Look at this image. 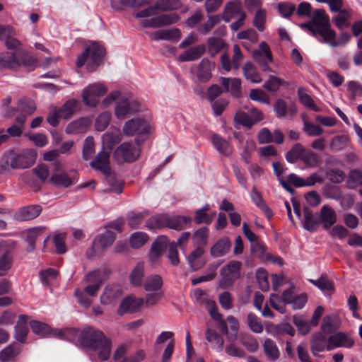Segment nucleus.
<instances>
[{"instance_id":"f257e3e1","label":"nucleus","mask_w":362,"mask_h":362,"mask_svg":"<svg viewBox=\"0 0 362 362\" xmlns=\"http://www.w3.org/2000/svg\"><path fill=\"white\" fill-rule=\"evenodd\" d=\"M300 27L310 30L319 41L334 47L344 45L351 39V35L348 33H342L339 40L336 39V33L330 27L329 18L323 9L316 10L312 19L302 24Z\"/></svg>"},{"instance_id":"f03ea898","label":"nucleus","mask_w":362,"mask_h":362,"mask_svg":"<svg viewBox=\"0 0 362 362\" xmlns=\"http://www.w3.org/2000/svg\"><path fill=\"white\" fill-rule=\"evenodd\" d=\"M74 330L73 329H71ZM76 332H69L68 334L73 333L76 335L78 334V342L88 350L95 353L101 361H107L111 354L112 341L107 338L103 332L93 327L84 328L80 333L76 329Z\"/></svg>"},{"instance_id":"7ed1b4c3","label":"nucleus","mask_w":362,"mask_h":362,"mask_svg":"<svg viewBox=\"0 0 362 362\" xmlns=\"http://www.w3.org/2000/svg\"><path fill=\"white\" fill-rule=\"evenodd\" d=\"M117 100L115 107V115L118 119L136 113L140 110V104L131 96H122L119 90L110 92L102 101V105L106 107L113 102Z\"/></svg>"},{"instance_id":"20e7f679","label":"nucleus","mask_w":362,"mask_h":362,"mask_svg":"<svg viewBox=\"0 0 362 362\" xmlns=\"http://www.w3.org/2000/svg\"><path fill=\"white\" fill-rule=\"evenodd\" d=\"M37 157V152L32 148L21 151L12 150L9 151L4 158V163L1 165L3 170L11 169H25L34 164Z\"/></svg>"},{"instance_id":"39448f33","label":"nucleus","mask_w":362,"mask_h":362,"mask_svg":"<svg viewBox=\"0 0 362 362\" xmlns=\"http://www.w3.org/2000/svg\"><path fill=\"white\" fill-rule=\"evenodd\" d=\"M105 54V50L102 45L91 42L78 57L76 66L80 68L86 65L89 71H93L100 64Z\"/></svg>"},{"instance_id":"423d86ee","label":"nucleus","mask_w":362,"mask_h":362,"mask_svg":"<svg viewBox=\"0 0 362 362\" xmlns=\"http://www.w3.org/2000/svg\"><path fill=\"white\" fill-rule=\"evenodd\" d=\"M110 274V270L107 267L90 272L83 279V282L86 284V286L81 291L90 297L96 296L101 285L107 279Z\"/></svg>"},{"instance_id":"0eeeda50","label":"nucleus","mask_w":362,"mask_h":362,"mask_svg":"<svg viewBox=\"0 0 362 362\" xmlns=\"http://www.w3.org/2000/svg\"><path fill=\"white\" fill-rule=\"evenodd\" d=\"M107 92V86L101 82H95L87 85L81 92L82 101L85 105L95 107L100 99Z\"/></svg>"},{"instance_id":"6e6552de","label":"nucleus","mask_w":362,"mask_h":362,"mask_svg":"<svg viewBox=\"0 0 362 362\" xmlns=\"http://www.w3.org/2000/svg\"><path fill=\"white\" fill-rule=\"evenodd\" d=\"M141 148L136 139L134 143L124 142L114 152V158L118 162L132 163L140 156Z\"/></svg>"},{"instance_id":"1a4fd4ad","label":"nucleus","mask_w":362,"mask_h":362,"mask_svg":"<svg viewBox=\"0 0 362 362\" xmlns=\"http://www.w3.org/2000/svg\"><path fill=\"white\" fill-rule=\"evenodd\" d=\"M150 119L144 117H136L127 120L123 127L124 134L128 136L134 135H147L151 130Z\"/></svg>"},{"instance_id":"9d476101","label":"nucleus","mask_w":362,"mask_h":362,"mask_svg":"<svg viewBox=\"0 0 362 362\" xmlns=\"http://www.w3.org/2000/svg\"><path fill=\"white\" fill-rule=\"evenodd\" d=\"M242 263L239 261H230L221 269V279L219 286L227 288L233 285V282L240 276Z\"/></svg>"},{"instance_id":"9b49d317","label":"nucleus","mask_w":362,"mask_h":362,"mask_svg":"<svg viewBox=\"0 0 362 362\" xmlns=\"http://www.w3.org/2000/svg\"><path fill=\"white\" fill-rule=\"evenodd\" d=\"M30 325L33 332L40 337H52L64 339L67 337L68 332L72 331L70 329H52L48 325L37 320L31 321ZM73 331L76 332L75 330Z\"/></svg>"},{"instance_id":"f8f14e48","label":"nucleus","mask_w":362,"mask_h":362,"mask_svg":"<svg viewBox=\"0 0 362 362\" xmlns=\"http://www.w3.org/2000/svg\"><path fill=\"white\" fill-rule=\"evenodd\" d=\"M252 57L263 71H272L268 63L273 62V57L269 46L265 42H262L259 48L253 51Z\"/></svg>"},{"instance_id":"ddd939ff","label":"nucleus","mask_w":362,"mask_h":362,"mask_svg":"<svg viewBox=\"0 0 362 362\" xmlns=\"http://www.w3.org/2000/svg\"><path fill=\"white\" fill-rule=\"evenodd\" d=\"M122 296V289L119 285H108L104 288L100 300L105 305H115Z\"/></svg>"},{"instance_id":"4468645a","label":"nucleus","mask_w":362,"mask_h":362,"mask_svg":"<svg viewBox=\"0 0 362 362\" xmlns=\"http://www.w3.org/2000/svg\"><path fill=\"white\" fill-rule=\"evenodd\" d=\"M180 19L177 13H172L156 16L151 19H146L141 21L144 27L157 28L163 25L175 23Z\"/></svg>"},{"instance_id":"2eb2a0df","label":"nucleus","mask_w":362,"mask_h":362,"mask_svg":"<svg viewBox=\"0 0 362 362\" xmlns=\"http://www.w3.org/2000/svg\"><path fill=\"white\" fill-rule=\"evenodd\" d=\"M115 234L110 230H105L95 237L93 243V250L98 254L110 247L115 240Z\"/></svg>"},{"instance_id":"dca6fc26","label":"nucleus","mask_w":362,"mask_h":362,"mask_svg":"<svg viewBox=\"0 0 362 362\" xmlns=\"http://www.w3.org/2000/svg\"><path fill=\"white\" fill-rule=\"evenodd\" d=\"M144 304V298H136L133 296H129L122 300L117 310V314L119 315H123L125 313H135Z\"/></svg>"},{"instance_id":"f3484780","label":"nucleus","mask_w":362,"mask_h":362,"mask_svg":"<svg viewBox=\"0 0 362 362\" xmlns=\"http://www.w3.org/2000/svg\"><path fill=\"white\" fill-rule=\"evenodd\" d=\"M354 343V340L348 334L339 332L328 337L327 351L338 347L351 348Z\"/></svg>"},{"instance_id":"a211bd4d","label":"nucleus","mask_w":362,"mask_h":362,"mask_svg":"<svg viewBox=\"0 0 362 362\" xmlns=\"http://www.w3.org/2000/svg\"><path fill=\"white\" fill-rule=\"evenodd\" d=\"M214 69V64L209 60L202 59L197 66L192 68V72L201 82H206L211 77V71Z\"/></svg>"},{"instance_id":"6ab92c4d","label":"nucleus","mask_w":362,"mask_h":362,"mask_svg":"<svg viewBox=\"0 0 362 362\" xmlns=\"http://www.w3.org/2000/svg\"><path fill=\"white\" fill-rule=\"evenodd\" d=\"M150 37L154 40H166L172 42H177L181 37L179 29L175 28L158 30L151 33Z\"/></svg>"},{"instance_id":"aec40b11","label":"nucleus","mask_w":362,"mask_h":362,"mask_svg":"<svg viewBox=\"0 0 362 362\" xmlns=\"http://www.w3.org/2000/svg\"><path fill=\"white\" fill-rule=\"evenodd\" d=\"M92 168L100 171L104 175L110 173V152L103 151L90 163Z\"/></svg>"},{"instance_id":"412c9836","label":"nucleus","mask_w":362,"mask_h":362,"mask_svg":"<svg viewBox=\"0 0 362 362\" xmlns=\"http://www.w3.org/2000/svg\"><path fill=\"white\" fill-rule=\"evenodd\" d=\"M328 337L324 332H319L312 336L310 341V349L314 356H317L318 353L327 350Z\"/></svg>"},{"instance_id":"4be33fe9","label":"nucleus","mask_w":362,"mask_h":362,"mask_svg":"<svg viewBox=\"0 0 362 362\" xmlns=\"http://www.w3.org/2000/svg\"><path fill=\"white\" fill-rule=\"evenodd\" d=\"M192 218L185 216H172L165 214V227L176 230H182L190 225Z\"/></svg>"},{"instance_id":"5701e85b","label":"nucleus","mask_w":362,"mask_h":362,"mask_svg":"<svg viewBox=\"0 0 362 362\" xmlns=\"http://www.w3.org/2000/svg\"><path fill=\"white\" fill-rule=\"evenodd\" d=\"M231 248L229 238L223 237L218 239L210 248V255L213 257H221L228 253Z\"/></svg>"},{"instance_id":"b1692460","label":"nucleus","mask_w":362,"mask_h":362,"mask_svg":"<svg viewBox=\"0 0 362 362\" xmlns=\"http://www.w3.org/2000/svg\"><path fill=\"white\" fill-rule=\"evenodd\" d=\"M168 239L165 236L158 238L152 244L148 254V260L151 264L156 262L162 252L167 248Z\"/></svg>"},{"instance_id":"393cba45","label":"nucleus","mask_w":362,"mask_h":362,"mask_svg":"<svg viewBox=\"0 0 362 362\" xmlns=\"http://www.w3.org/2000/svg\"><path fill=\"white\" fill-rule=\"evenodd\" d=\"M205 338L213 350L218 353L223 351L224 348V339L216 330L209 328L206 329Z\"/></svg>"},{"instance_id":"a878e982","label":"nucleus","mask_w":362,"mask_h":362,"mask_svg":"<svg viewBox=\"0 0 362 362\" xmlns=\"http://www.w3.org/2000/svg\"><path fill=\"white\" fill-rule=\"evenodd\" d=\"M42 208L39 205H31L21 209L15 214V218L19 221L34 219L40 215Z\"/></svg>"},{"instance_id":"bb28decb","label":"nucleus","mask_w":362,"mask_h":362,"mask_svg":"<svg viewBox=\"0 0 362 362\" xmlns=\"http://www.w3.org/2000/svg\"><path fill=\"white\" fill-rule=\"evenodd\" d=\"M122 140L120 131L117 128H111L102 136L103 146L110 152L116 144Z\"/></svg>"},{"instance_id":"cd10ccee","label":"nucleus","mask_w":362,"mask_h":362,"mask_svg":"<svg viewBox=\"0 0 362 362\" xmlns=\"http://www.w3.org/2000/svg\"><path fill=\"white\" fill-rule=\"evenodd\" d=\"M21 64V55L11 52L0 53V67L15 69Z\"/></svg>"},{"instance_id":"c85d7f7f","label":"nucleus","mask_w":362,"mask_h":362,"mask_svg":"<svg viewBox=\"0 0 362 362\" xmlns=\"http://www.w3.org/2000/svg\"><path fill=\"white\" fill-rule=\"evenodd\" d=\"M91 124L89 117H81L69 123L66 127V132L69 134H76L85 132Z\"/></svg>"},{"instance_id":"c756f323","label":"nucleus","mask_w":362,"mask_h":362,"mask_svg":"<svg viewBox=\"0 0 362 362\" xmlns=\"http://www.w3.org/2000/svg\"><path fill=\"white\" fill-rule=\"evenodd\" d=\"M319 218L325 229H329L337 222V214L335 211L327 205L322 206Z\"/></svg>"},{"instance_id":"7c9ffc66","label":"nucleus","mask_w":362,"mask_h":362,"mask_svg":"<svg viewBox=\"0 0 362 362\" xmlns=\"http://www.w3.org/2000/svg\"><path fill=\"white\" fill-rule=\"evenodd\" d=\"M241 14L245 13L243 12L240 4L235 1H230L225 6L223 18L226 22H229L233 18L240 17Z\"/></svg>"},{"instance_id":"2f4dec72","label":"nucleus","mask_w":362,"mask_h":362,"mask_svg":"<svg viewBox=\"0 0 362 362\" xmlns=\"http://www.w3.org/2000/svg\"><path fill=\"white\" fill-rule=\"evenodd\" d=\"M28 316L25 315H21L18 317L17 324L15 327L14 338L19 342L24 343L28 332V327L27 325Z\"/></svg>"},{"instance_id":"473e14b6","label":"nucleus","mask_w":362,"mask_h":362,"mask_svg":"<svg viewBox=\"0 0 362 362\" xmlns=\"http://www.w3.org/2000/svg\"><path fill=\"white\" fill-rule=\"evenodd\" d=\"M18 108L21 115L18 117L16 120L23 125L25 122V117L32 115L35 112L36 106L33 101L22 99L18 102Z\"/></svg>"},{"instance_id":"72a5a7b5","label":"nucleus","mask_w":362,"mask_h":362,"mask_svg":"<svg viewBox=\"0 0 362 362\" xmlns=\"http://www.w3.org/2000/svg\"><path fill=\"white\" fill-rule=\"evenodd\" d=\"M204 250L201 247H197L187 257L188 264L193 270L201 269L205 261L202 258Z\"/></svg>"},{"instance_id":"f704fd0d","label":"nucleus","mask_w":362,"mask_h":362,"mask_svg":"<svg viewBox=\"0 0 362 362\" xmlns=\"http://www.w3.org/2000/svg\"><path fill=\"white\" fill-rule=\"evenodd\" d=\"M209 209V204H206L201 209L195 211L194 221L197 224L205 223L209 225L211 223L216 215V211L210 214L207 213Z\"/></svg>"},{"instance_id":"c9c22d12","label":"nucleus","mask_w":362,"mask_h":362,"mask_svg":"<svg viewBox=\"0 0 362 362\" xmlns=\"http://www.w3.org/2000/svg\"><path fill=\"white\" fill-rule=\"evenodd\" d=\"M221 83L225 88L226 91L230 92V93L236 97L240 95L241 90V81L238 78H220Z\"/></svg>"},{"instance_id":"e433bc0d","label":"nucleus","mask_w":362,"mask_h":362,"mask_svg":"<svg viewBox=\"0 0 362 362\" xmlns=\"http://www.w3.org/2000/svg\"><path fill=\"white\" fill-rule=\"evenodd\" d=\"M243 71V75L247 81L253 83H259L262 81L260 74L251 62H247L244 64Z\"/></svg>"},{"instance_id":"4c0bfd02","label":"nucleus","mask_w":362,"mask_h":362,"mask_svg":"<svg viewBox=\"0 0 362 362\" xmlns=\"http://www.w3.org/2000/svg\"><path fill=\"white\" fill-rule=\"evenodd\" d=\"M212 144L214 148L220 153L225 156H230L233 149L229 143L221 136L214 134L211 138Z\"/></svg>"},{"instance_id":"58836bf2","label":"nucleus","mask_w":362,"mask_h":362,"mask_svg":"<svg viewBox=\"0 0 362 362\" xmlns=\"http://www.w3.org/2000/svg\"><path fill=\"white\" fill-rule=\"evenodd\" d=\"M144 276V264L142 262L136 264L129 274V281L134 286H140L143 283Z\"/></svg>"},{"instance_id":"ea45409f","label":"nucleus","mask_w":362,"mask_h":362,"mask_svg":"<svg viewBox=\"0 0 362 362\" xmlns=\"http://www.w3.org/2000/svg\"><path fill=\"white\" fill-rule=\"evenodd\" d=\"M16 32L13 29V34L8 35H7L5 40V46L13 53H16L18 55H22L23 50L21 48V42L16 37Z\"/></svg>"},{"instance_id":"a19ab883","label":"nucleus","mask_w":362,"mask_h":362,"mask_svg":"<svg viewBox=\"0 0 362 362\" xmlns=\"http://www.w3.org/2000/svg\"><path fill=\"white\" fill-rule=\"evenodd\" d=\"M78 101L76 99L68 100L61 107L57 108L58 115L62 119L70 117L74 112Z\"/></svg>"},{"instance_id":"79ce46f5","label":"nucleus","mask_w":362,"mask_h":362,"mask_svg":"<svg viewBox=\"0 0 362 362\" xmlns=\"http://www.w3.org/2000/svg\"><path fill=\"white\" fill-rule=\"evenodd\" d=\"M310 281L327 296L331 295L334 291V284L326 276L322 275L317 280Z\"/></svg>"},{"instance_id":"37998d69","label":"nucleus","mask_w":362,"mask_h":362,"mask_svg":"<svg viewBox=\"0 0 362 362\" xmlns=\"http://www.w3.org/2000/svg\"><path fill=\"white\" fill-rule=\"evenodd\" d=\"M282 86H288V83L280 78L271 75L264 83L263 87L269 92L276 93Z\"/></svg>"},{"instance_id":"c03bdc74","label":"nucleus","mask_w":362,"mask_h":362,"mask_svg":"<svg viewBox=\"0 0 362 362\" xmlns=\"http://www.w3.org/2000/svg\"><path fill=\"white\" fill-rule=\"evenodd\" d=\"M163 285V280L160 276L153 274L148 276L144 281V287L147 291H158Z\"/></svg>"},{"instance_id":"a18cd8bd","label":"nucleus","mask_w":362,"mask_h":362,"mask_svg":"<svg viewBox=\"0 0 362 362\" xmlns=\"http://www.w3.org/2000/svg\"><path fill=\"white\" fill-rule=\"evenodd\" d=\"M21 348L16 344H10L0 351V360L2 362L14 358L21 352Z\"/></svg>"},{"instance_id":"49530a36","label":"nucleus","mask_w":362,"mask_h":362,"mask_svg":"<svg viewBox=\"0 0 362 362\" xmlns=\"http://www.w3.org/2000/svg\"><path fill=\"white\" fill-rule=\"evenodd\" d=\"M298 95L300 103L306 107L315 111H320V108L315 103L313 98L307 93L306 90L303 88H299Z\"/></svg>"},{"instance_id":"de8ad7c7","label":"nucleus","mask_w":362,"mask_h":362,"mask_svg":"<svg viewBox=\"0 0 362 362\" xmlns=\"http://www.w3.org/2000/svg\"><path fill=\"white\" fill-rule=\"evenodd\" d=\"M209 228L207 227H202L197 230L192 236L194 245L197 247L205 246L208 242Z\"/></svg>"},{"instance_id":"09e8293b","label":"nucleus","mask_w":362,"mask_h":362,"mask_svg":"<svg viewBox=\"0 0 362 362\" xmlns=\"http://www.w3.org/2000/svg\"><path fill=\"white\" fill-rule=\"evenodd\" d=\"M337 16L332 18L333 23L339 29L349 27V19L351 17V11L349 9H344L339 12Z\"/></svg>"},{"instance_id":"8fccbe9b","label":"nucleus","mask_w":362,"mask_h":362,"mask_svg":"<svg viewBox=\"0 0 362 362\" xmlns=\"http://www.w3.org/2000/svg\"><path fill=\"white\" fill-rule=\"evenodd\" d=\"M305 151L306 148H305L300 144H296L286 153V159L288 163H293L298 159L301 160Z\"/></svg>"},{"instance_id":"3c124183","label":"nucleus","mask_w":362,"mask_h":362,"mask_svg":"<svg viewBox=\"0 0 362 362\" xmlns=\"http://www.w3.org/2000/svg\"><path fill=\"white\" fill-rule=\"evenodd\" d=\"M252 202L259 207L261 210L265 212L268 218L272 216V212L269 207L263 200L260 193L257 190L256 187H253L250 194Z\"/></svg>"},{"instance_id":"603ef678","label":"nucleus","mask_w":362,"mask_h":362,"mask_svg":"<svg viewBox=\"0 0 362 362\" xmlns=\"http://www.w3.org/2000/svg\"><path fill=\"white\" fill-rule=\"evenodd\" d=\"M112 115L108 111H104L99 114L95 120V127L98 132L104 131L110 124Z\"/></svg>"},{"instance_id":"864d4df0","label":"nucleus","mask_w":362,"mask_h":362,"mask_svg":"<svg viewBox=\"0 0 362 362\" xmlns=\"http://www.w3.org/2000/svg\"><path fill=\"white\" fill-rule=\"evenodd\" d=\"M50 180L55 185L64 187H69L73 184L71 178L64 171L59 173H53Z\"/></svg>"},{"instance_id":"5fc2aeb1","label":"nucleus","mask_w":362,"mask_h":362,"mask_svg":"<svg viewBox=\"0 0 362 362\" xmlns=\"http://www.w3.org/2000/svg\"><path fill=\"white\" fill-rule=\"evenodd\" d=\"M148 235L144 232H135L129 238V244L132 248L138 249L142 247L148 240Z\"/></svg>"},{"instance_id":"6e6d98bb","label":"nucleus","mask_w":362,"mask_h":362,"mask_svg":"<svg viewBox=\"0 0 362 362\" xmlns=\"http://www.w3.org/2000/svg\"><path fill=\"white\" fill-rule=\"evenodd\" d=\"M293 322L297 327L298 332L305 335L308 334L311 329L312 327H315L311 323V321H306L300 315H294L293 317Z\"/></svg>"},{"instance_id":"4d7b16f0","label":"nucleus","mask_w":362,"mask_h":362,"mask_svg":"<svg viewBox=\"0 0 362 362\" xmlns=\"http://www.w3.org/2000/svg\"><path fill=\"white\" fill-rule=\"evenodd\" d=\"M146 0H111L110 4L115 10L122 9L124 6H139L145 4Z\"/></svg>"},{"instance_id":"13d9d810","label":"nucleus","mask_w":362,"mask_h":362,"mask_svg":"<svg viewBox=\"0 0 362 362\" xmlns=\"http://www.w3.org/2000/svg\"><path fill=\"white\" fill-rule=\"evenodd\" d=\"M263 346L266 355L270 359L276 360L279 357V349L272 339H266Z\"/></svg>"},{"instance_id":"bf43d9fd","label":"nucleus","mask_w":362,"mask_h":362,"mask_svg":"<svg viewBox=\"0 0 362 362\" xmlns=\"http://www.w3.org/2000/svg\"><path fill=\"white\" fill-rule=\"evenodd\" d=\"M146 226L149 230L165 227V214H158L149 218L146 221Z\"/></svg>"},{"instance_id":"052dcab7","label":"nucleus","mask_w":362,"mask_h":362,"mask_svg":"<svg viewBox=\"0 0 362 362\" xmlns=\"http://www.w3.org/2000/svg\"><path fill=\"white\" fill-rule=\"evenodd\" d=\"M106 181L109 186L108 190L115 193H121L123 189L122 182L117 179L114 175L110 173L106 174Z\"/></svg>"},{"instance_id":"680f3d73","label":"nucleus","mask_w":362,"mask_h":362,"mask_svg":"<svg viewBox=\"0 0 362 362\" xmlns=\"http://www.w3.org/2000/svg\"><path fill=\"white\" fill-rule=\"evenodd\" d=\"M239 341L250 352H255L258 349L257 341L250 335L241 334Z\"/></svg>"},{"instance_id":"e2e57ef3","label":"nucleus","mask_w":362,"mask_h":362,"mask_svg":"<svg viewBox=\"0 0 362 362\" xmlns=\"http://www.w3.org/2000/svg\"><path fill=\"white\" fill-rule=\"evenodd\" d=\"M202 54V51L199 47H191L178 57L181 62L192 61L197 59Z\"/></svg>"},{"instance_id":"0e129e2a","label":"nucleus","mask_w":362,"mask_h":362,"mask_svg":"<svg viewBox=\"0 0 362 362\" xmlns=\"http://www.w3.org/2000/svg\"><path fill=\"white\" fill-rule=\"evenodd\" d=\"M310 168L317 166L320 163L319 156L311 150L306 149L300 160Z\"/></svg>"},{"instance_id":"69168bd1","label":"nucleus","mask_w":362,"mask_h":362,"mask_svg":"<svg viewBox=\"0 0 362 362\" xmlns=\"http://www.w3.org/2000/svg\"><path fill=\"white\" fill-rule=\"evenodd\" d=\"M156 8L159 11L175 10L180 7L179 0H158L156 3Z\"/></svg>"},{"instance_id":"338daca9","label":"nucleus","mask_w":362,"mask_h":362,"mask_svg":"<svg viewBox=\"0 0 362 362\" xmlns=\"http://www.w3.org/2000/svg\"><path fill=\"white\" fill-rule=\"evenodd\" d=\"M303 132L309 136H318L323 133V129L317 124L308 121L303 122Z\"/></svg>"},{"instance_id":"774afa93","label":"nucleus","mask_w":362,"mask_h":362,"mask_svg":"<svg viewBox=\"0 0 362 362\" xmlns=\"http://www.w3.org/2000/svg\"><path fill=\"white\" fill-rule=\"evenodd\" d=\"M347 183L350 188H355L362 184V172L358 170H352L350 171Z\"/></svg>"}]
</instances>
